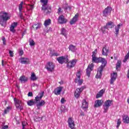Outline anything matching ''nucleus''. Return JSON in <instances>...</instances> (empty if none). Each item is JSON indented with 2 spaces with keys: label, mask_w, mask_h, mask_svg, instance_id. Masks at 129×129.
Instances as JSON below:
<instances>
[{
  "label": "nucleus",
  "mask_w": 129,
  "mask_h": 129,
  "mask_svg": "<svg viewBox=\"0 0 129 129\" xmlns=\"http://www.w3.org/2000/svg\"><path fill=\"white\" fill-rule=\"evenodd\" d=\"M40 2L43 4L42 6H47V4H48V0H40Z\"/></svg>",
  "instance_id": "43"
},
{
  "label": "nucleus",
  "mask_w": 129,
  "mask_h": 129,
  "mask_svg": "<svg viewBox=\"0 0 129 129\" xmlns=\"http://www.w3.org/2000/svg\"><path fill=\"white\" fill-rule=\"evenodd\" d=\"M33 28H34V29L35 30H37V29H39L40 25L39 24H34L33 26Z\"/></svg>",
  "instance_id": "45"
},
{
  "label": "nucleus",
  "mask_w": 129,
  "mask_h": 129,
  "mask_svg": "<svg viewBox=\"0 0 129 129\" xmlns=\"http://www.w3.org/2000/svg\"><path fill=\"white\" fill-rule=\"evenodd\" d=\"M121 123V121L120 120V119H118L117 122V127L118 128L120 124Z\"/></svg>",
  "instance_id": "47"
},
{
  "label": "nucleus",
  "mask_w": 129,
  "mask_h": 129,
  "mask_svg": "<svg viewBox=\"0 0 129 129\" xmlns=\"http://www.w3.org/2000/svg\"><path fill=\"white\" fill-rule=\"evenodd\" d=\"M31 80H32L33 81H36L37 79H38V78L36 76V75L34 73H31Z\"/></svg>",
  "instance_id": "35"
},
{
  "label": "nucleus",
  "mask_w": 129,
  "mask_h": 129,
  "mask_svg": "<svg viewBox=\"0 0 129 129\" xmlns=\"http://www.w3.org/2000/svg\"><path fill=\"white\" fill-rule=\"evenodd\" d=\"M24 35H25V33H23L22 34V36H24Z\"/></svg>",
  "instance_id": "63"
},
{
  "label": "nucleus",
  "mask_w": 129,
  "mask_h": 129,
  "mask_svg": "<svg viewBox=\"0 0 129 129\" xmlns=\"http://www.w3.org/2000/svg\"><path fill=\"white\" fill-rule=\"evenodd\" d=\"M61 35L64 36L66 38H67V31L65 28H62L61 29Z\"/></svg>",
  "instance_id": "30"
},
{
  "label": "nucleus",
  "mask_w": 129,
  "mask_h": 129,
  "mask_svg": "<svg viewBox=\"0 0 129 129\" xmlns=\"http://www.w3.org/2000/svg\"><path fill=\"white\" fill-rule=\"evenodd\" d=\"M41 10L42 11H43V14L44 15H50V14H51V12H52L51 7L48 6V5H42L41 7Z\"/></svg>",
  "instance_id": "3"
},
{
  "label": "nucleus",
  "mask_w": 129,
  "mask_h": 129,
  "mask_svg": "<svg viewBox=\"0 0 129 129\" xmlns=\"http://www.w3.org/2000/svg\"><path fill=\"white\" fill-rule=\"evenodd\" d=\"M28 123L26 121L22 122V129H27Z\"/></svg>",
  "instance_id": "39"
},
{
  "label": "nucleus",
  "mask_w": 129,
  "mask_h": 129,
  "mask_svg": "<svg viewBox=\"0 0 129 129\" xmlns=\"http://www.w3.org/2000/svg\"><path fill=\"white\" fill-rule=\"evenodd\" d=\"M24 5V2H22L19 5V15L21 19H23V14H22V10H23V6Z\"/></svg>",
  "instance_id": "20"
},
{
  "label": "nucleus",
  "mask_w": 129,
  "mask_h": 129,
  "mask_svg": "<svg viewBox=\"0 0 129 129\" xmlns=\"http://www.w3.org/2000/svg\"><path fill=\"white\" fill-rule=\"evenodd\" d=\"M19 80L22 83H25V82L28 81V78H26L24 76H22L20 77Z\"/></svg>",
  "instance_id": "26"
},
{
  "label": "nucleus",
  "mask_w": 129,
  "mask_h": 129,
  "mask_svg": "<svg viewBox=\"0 0 129 129\" xmlns=\"http://www.w3.org/2000/svg\"><path fill=\"white\" fill-rule=\"evenodd\" d=\"M84 89V87H82L81 88H77L75 92V96L77 98H78L80 96V94L81 93L82 90Z\"/></svg>",
  "instance_id": "14"
},
{
  "label": "nucleus",
  "mask_w": 129,
  "mask_h": 129,
  "mask_svg": "<svg viewBox=\"0 0 129 129\" xmlns=\"http://www.w3.org/2000/svg\"><path fill=\"white\" fill-rule=\"evenodd\" d=\"M9 54L10 55V57H14V52H13V51L10 50Z\"/></svg>",
  "instance_id": "48"
},
{
  "label": "nucleus",
  "mask_w": 129,
  "mask_h": 129,
  "mask_svg": "<svg viewBox=\"0 0 129 129\" xmlns=\"http://www.w3.org/2000/svg\"><path fill=\"white\" fill-rule=\"evenodd\" d=\"M28 96H33V93L29 92L28 94Z\"/></svg>",
  "instance_id": "56"
},
{
  "label": "nucleus",
  "mask_w": 129,
  "mask_h": 129,
  "mask_svg": "<svg viewBox=\"0 0 129 129\" xmlns=\"http://www.w3.org/2000/svg\"><path fill=\"white\" fill-rule=\"evenodd\" d=\"M82 108H83V109H85V110L86 108H88V103L86 102V100H83L82 101Z\"/></svg>",
  "instance_id": "23"
},
{
  "label": "nucleus",
  "mask_w": 129,
  "mask_h": 129,
  "mask_svg": "<svg viewBox=\"0 0 129 129\" xmlns=\"http://www.w3.org/2000/svg\"><path fill=\"white\" fill-rule=\"evenodd\" d=\"M111 11H112V9L110 7H107L103 11V17H107L108 15H110V13H111Z\"/></svg>",
  "instance_id": "9"
},
{
  "label": "nucleus",
  "mask_w": 129,
  "mask_h": 129,
  "mask_svg": "<svg viewBox=\"0 0 129 129\" xmlns=\"http://www.w3.org/2000/svg\"><path fill=\"white\" fill-rule=\"evenodd\" d=\"M2 66H5V64H7V62H5V61H4V60H2Z\"/></svg>",
  "instance_id": "54"
},
{
  "label": "nucleus",
  "mask_w": 129,
  "mask_h": 129,
  "mask_svg": "<svg viewBox=\"0 0 129 129\" xmlns=\"http://www.w3.org/2000/svg\"><path fill=\"white\" fill-rule=\"evenodd\" d=\"M92 58L96 57V54H97V49H95V50L92 52Z\"/></svg>",
  "instance_id": "42"
},
{
  "label": "nucleus",
  "mask_w": 129,
  "mask_h": 129,
  "mask_svg": "<svg viewBox=\"0 0 129 129\" xmlns=\"http://www.w3.org/2000/svg\"><path fill=\"white\" fill-rule=\"evenodd\" d=\"M111 79L110 80V84H113L115 80H116V78L117 77V73L113 72L112 74H111Z\"/></svg>",
  "instance_id": "11"
},
{
  "label": "nucleus",
  "mask_w": 129,
  "mask_h": 129,
  "mask_svg": "<svg viewBox=\"0 0 129 129\" xmlns=\"http://www.w3.org/2000/svg\"><path fill=\"white\" fill-rule=\"evenodd\" d=\"M93 63H92L91 64H89L88 66L87 69H86V73H87V76L88 77H90V74L91 73L92 70L93 69Z\"/></svg>",
  "instance_id": "13"
},
{
  "label": "nucleus",
  "mask_w": 129,
  "mask_h": 129,
  "mask_svg": "<svg viewBox=\"0 0 129 129\" xmlns=\"http://www.w3.org/2000/svg\"><path fill=\"white\" fill-rule=\"evenodd\" d=\"M61 13H62V9H61V8H59L58 9L57 13L58 14V15H60V14H61Z\"/></svg>",
  "instance_id": "49"
},
{
  "label": "nucleus",
  "mask_w": 129,
  "mask_h": 129,
  "mask_svg": "<svg viewBox=\"0 0 129 129\" xmlns=\"http://www.w3.org/2000/svg\"><path fill=\"white\" fill-rule=\"evenodd\" d=\"M81 76V71H79L77 73V78L76 79H80V77Z\"/></svg>",
  "instance_id": "41"
},
{
  "label": "nucleus",
  "mask_w": 129,
  "mask_h": 129,
  "mask_svg": "<svg viewBox=\"0 0 129 129\" xmlns=\"http://www.w3.org/2000/svg\"><path fill=\"white\" fill-rule=\"evenodd\" d=\"M80 115H82V116H84V115H85V114L84 113V112H81V113H80Z\"/></svg>",
  "instance_id": "59"
},
{
  "label": "nucleus",
  "mask_w": 129,
  "mask_h": 129,
  "mask_svg": "<svg viewBox=\"0 0 129 129\" xmlns=\"http://www.w3.org/2000/svg\"><path fill=\"white\" fill-rule=\"evenodd\" d=\"M15 106L17 109H20V110H22L23 109V106H22V101L20 100L19 99H17V98H14V99Z\"/></svg>",
  "instance_id": "4"
},
{
  "label": "nucleus",
  "mask_w": 129,
  "mask_h": 129,
  "mask_svg": "<svg viewBox=\"0 0 129 129\" xmlns=\"http://www.w3.org/2000/svg\"><path fill=\"white\" fill-rule=\"evenodd\" d=\"M110 103H111V101L108 100L106 101L103 105L104 106V112H106L108 110L109 107L110 106Z\"/></svg>",
  "instance_id": "12"
},
{
  "label": "nucleus",
  "mask_w": 129,
  "mask_h": 129,
  "mask_svg": "<svg viewBox=\"0 0 129 129\" xmlns=\"http://www.w3.org/2000/svg\"><path fill=\"white\" fill-rule=\"evenodd\" d=\"M30 10H34V5H29Z\"/></svg>",
  "instance_id": "57"
},
{
  "label": "nucleus",
  "mask_w": 129,
  "mask_h": 129,
  "mask_svg": "<svg viewBox=\"0 0 129 129\" xmlns=\"http://www.w3.org/2000/svg\"><path fill=\"white\" fill-rule=\"evenodd\" d=\"M20 61L22 64H29V62H30V59L28 58L21 57L20 58Z\"/></svg>",
  "instance_id": "22"
},
{
  "label": "nucleus",
  "mask_w": 129,
  "mask_h": 129,
  "mask_svg": "<svg viewBox=\"0 0 129 129\" xmlns=\"http://www.w3.org/2000/svg\"><path fill=\"white\" fill-rule=\"evenodd\" d=\"M114 27V24L112 22H109L107 23L106 25V28L108 30V29H111Z\"/></svg>",
  "instance_id": "24"
},
{
  "label": "nucleus",
  "mask_w": 129,
  "mask_h": 129,
  "mask_svg": "<svg viewBox=\"0 0 129 129\" xmlns=\"http://www.w3.org/2000/svg\"><path fill=\"white\" fill-rule=\"evenodd\" d=\"M2 41L3 42V44L6 45V38H5V37H2Z\"/></svg>",
  "instance_id": "50"
},
{
  "label": "nucleus",
  "mask_w": 129,
  "mask_h": 129,
  "mask_svg": "<svg viewBox=\"0 0 129 129\" xmlns=\"http://www.w3.org/2000/svg\"><path fill=\"white\" fill-rule=\"evenodd\" d=\"M68 122L69 124V127H70L71 129H75V123H74L73 118L70 117L68 120Z\"/></svg>",
  "instance_id": "7"
},
{
  "label": "nucleus",
  "mask_w": 129,
  "mask_h": 129,
  "mask_svg": "<svg viewBox=\"0 0 129 129\" xmlns=\"http://www.w3.org/2000/svg\"><path fill=\"white\" fill-rule=\"evenodd\" d=\"M128 58H129V50H128L127 53L125 55L124 58L123 60V62H126V61H127Z\"/></svg>",
  "instance_id": "40"
},
{
  "label": "nucleus",
  "mask_w": 129,
  "mask_h": 129,
  "mask_svg": "<svg viewBox=\"0 0 129 129\" xmlns=\"http://www.w3.org/2000/svg\"><path fill=\"white\" fill-rule=\"evenodd\" d=\"M24 54V51L23 50H19V55L20 56H22V55Z\"/></svg>",
  "instance_id": "51"
},
{
  "label": "nucleus",
  "mask_w": 129,
  "mask_h": 129,
  "mask_svg": "<svg viewBox=\"0 0 129 129\" xmlns=\"http://www.w3.org/2000/svg\"><path fill=\"white\" fill-rule=\"evenodd\" d=\"M63 108H63V107H60L61 111H62V112L64 111Z\"/></svg>",
  "instance_id": "60"
},
{
  "label": "nucleus",
  "mask_w": 129,
  "mask_h": 129,
  "mask_svg": "<svg viewBox=\"0 0 129 129\" xmlns=\"http://www.w3.org/2000/svg\"><path fill=\"white\" fill-rule=\"evenodd\" d=\"M104 67H105V66H101L98 69L97 73V75H96V78H101V76L102 75V73H101V72H102V71L103 70V68H104Z\"/></svg>",
  "instance_id": "10"
},
{
  "label": "nucleus",
  "mask_w": 129,
  "mask_h": 129,
  "mask_svg": "<svg viewBox=\"0 0 129 129\" xmlns=\"http://www.w3.org/2000/svg\"><path fill=\"white\" fill-rule=\"evenodd\" d=\"M27 104L29 106H32V105H34V104H36V102H35L34 100H30L27 101Z\"/></svg>",
  "instance_id": "36"
},
{
  "label": "nucleus",
  "mask_w": 129,
  "mask_h": 129,
  "mask_svg": "<svg viewBox=\"0 0 129 129\" xmlns=\"http://www.w3.org/2000/svg\"><path fill=\"white\" fill-rule=\"evenodd\" d=\"M103 93H104V90L102 89L100 91L98 94H97L96 98H99V97H101L103 95Z\"/></svg>",
  "instance_id": "33"
},
{
  "label": "nucleus",
  "mask_w": 129,
  "mask_h": 129,
  "mask_svg": "<svg viewBox=\"0 0 129 129\" xmlns=\"http://www.w3.org/2000/svg\"><path fill=\"white\" fill-rule=\"evenodd\" d=\"M76 83H78V85H81L83 83V80H80V79H76L75 80Z\"/></svg>",
  "instance_id": "37"
},
{
  "label": "nucleus",
  "mask_w": 129,
  "mask_h": 129,
  "mask_svg": "<svg viewBox=\"0 0 129 129\" xmlns=\"http://www.w3.org/2000/svg\"><path fill=\"white\" fill-rule=\"evenodd\" d=\"M45 103L46 102L44 100H42L39 103H37L36 105L37 106L38 109H40V106H43V105H45Z\"/></svg>",
  "instance_id": "29"
},
{
  "label": "nucleus",
  "mask_w": 129,
  "mask_h": 129,
  "mask_svg": "<svg viewBox=\"0 0 129 129\" xmlns=\"http://www.w3.org/2000/svg\"><path fill=\"white\" fill-rule=\"evenodd\" d=\"M79 17V14L77 13L75 15V16L72 18V19L70 21V25H74L76 22L78 20V17Z\"/></svg>",
  "instance_id": "16"
},
{
  "label": "nucleus",
  "mask_w": 129,
  "mask_h": 129,
  "mask_svg": "<svg viewBox=\"0 0 129 129\" xmlns=\"http://www.w3.org/2000/svg\"><path fill=\"white\" fill-rule=\"evenodd\" d=\"M109 50L106 48V47H104L102 49V55L104 56H107V54L108 53Z\"/></svg>",
  "instance_id": "27"
},
{
  "label": "nucleus",
  "mask_w": 129,
  "mask_h": 129,
  "mask_svg": "<svg viewBox=\"0 0 129 129\" xmlns=\"http://www.w3.org/2000/svg\"><path fill=\"white\" fill-rule=\"evenodd\" d=\"M17 26H18V23L14 22L12 23L10 28V31L12 33H15V32H16V29H15V28L17 27Z\"/></svg>",
  "instance_id": "18"
},
{
  "label": "nucleus",
  "mask_w": 129,
  "mask_h": 129,
  "mask_svg": "<svg viewBox=\"0 0 129 129\" xmlns=\"http://www.w3.org/2000/svg\"><path fill=\"white\" fill-rule=\"evenodd\" d=\"M60 102L61 103H64L65 102V99L64 98H61Z\"/></svg>",
  "instance_id": "55"
},
{
  "label": "nucleus",
  "mask_w": 129,
  "mask_h": 129,
  "mask_svg": "<svg viewBox=\"0 0 129 129\" xmlns=\"http://www.w3.org/2000/svg\"><path fill=\"white\" fill-rule=\"evenodd\" d=\"M8 20H10V17L8 16V13L2 12L0 13V24L3 26L4 23H6Z\"/></svg>",
  "instance_id": "2"
},
{
  "label": "nucleus",
  "mask_w": 129,
  "mask_h": 129,
  "mask_svg": "<svg viewBox=\"0 0 129 129\" xmlns=\"http://www.w3.org/2000/svg\"><path fill=\"white\" fill-rule=\"evenodd\" d=\"M51 24V19H48L44 21V25L45 27H48L49 25H50Z\"/></svg>",
  "instance_id": "38"
},
{
  "label": "nucleus",
  "mask_w": 129,
  "mask_h": 129,
  "mask_svg": "<svg viewBox=\"0 0 129 129\" xmlns=\"http://www.w3.org/2000/svg\"><path fill=\"white\" fill-rule=\"evenodd\" d=\"M16 87H17V88H20V87H19V86H18V85H16Z\"/></svg>",
  "instance_id": "62"
},
{
  "label": "nucleus",
  "mask_w": 129,
  "mask_h": 129,
  "mask_svg": "<svg viewBox=\"0 0 129 129\" xmlns=\"http://www.w3.org/2000/svg\"><path fill=\"white\" fill-rule=\"evenodd\" d=\"M63 89V87H58L55 88L53 91V93L55 94V95H60L61 94V91Z\"/></svg>",
  "instance_id": "17"
},
{
  "label": "nucleus",
  "mask_w": 129,
  "mask_h": 129,
  "mask_svg": "<svg viewBox=\"0 0 129 129\" xmlns=\"http://www.w3.org/2000/svg\"><path fill=\"white\" fill-rule=\"evenodd\" d=\"M122 26L121 24H118L115 27V31L116 35H117L119 32V29H120V26Z\"/></svg>",
  "instance_id": "31"
},
{
  "label": "nucleus",
  "mask_w": 129,
  "mask_h": 129,
  "mask_svg": "<svg viewBox=\"0 0 129 129\" xmlns=\"http://www.w3.org/2000/svg\"><path fill=\"white\" fill-rule=\"evenodd\" d=\"M8 128H9V126L8 125H6L2 126L1 129H8Z\"/></svg>",
  "instance_id": "53"
},
{
  "label": "nucleus",
  "mask_w": 129,
  "mask_h": 129,
  "mask_svg": "<svg viewBox=\"0 0 129 129\" xmlns=\"http://www.w3.org/2000/svg\"><path fill=\"white\" fill-rule=\"evenodd\" d=\"M45 68H46L47 71L52 72V71H53L55 68V64H54L53 62H48L47 63Z\"/></svg>",
  "instance_id": "6"
},
{
  "label": "nucleus",
  "mask_w": 129,
  "mask_h": 129,
  "mask_svg": "<svg viewBox=\"0 0 129 129\" xmlns=\"http://www.w3.org/2000/svg\"><path fill=\"white\" fill-rule=\"evenodd\" d=\"M69 49L71 52H76V50H77L76 46L72 44L70 45Z\"/></svg>",
  "instance_id": "25"
},
{
  "label": "nucleus",
  "mask_w": 129,
  "mask_h": 129,
  "mask_svg": "<svg viewBox=\"0 0 129 129\" xmlns=\"http://www.w3.org/2000/svg\"><path fill=\"white\" fill-rule=\"evenodd\" d=\"M68 9H69V10H70V11H71V9H72V8H71V7H70V6L68 7Z\"/></svg>",
  "instance_id": "61"
},
{
  "label": "nucleus",
  "mask_w": 129,
  "mask_h": 129,
  "mask_svg": "<svg viewBox=\"0 0 129 129\" xmlns=\"http://www.w3.org/2000/svg\"><path fill=\"white\" fill-rule=\"evenodd\" d=\"M50 56L51 57H53V56H59V53L57 51H56L55 50L50 51V53L49 54Z\"/></svg>",
  "instance_id": "28"
},
{
  "label": "nucleus",
  "mask_w": 129,
  "mask_h": 129,
  "mask_svg": "<svg viewBox=\"0 0 129 129\" xmlns=\"http://www.w3.org/2000/svg\"><path fill=\"white\" fill-rule=\"evenodd\" d=\"M103 104L102 100H97L95 102L94 107H99Z\"/></svg>",
  "instance_id": "21"
},
{
  "label": "nucleus",
  "mask_w": 129,
  "mask_h": 129,
  "mask_svg": "<svg viewBox=\"0 0 129 129\" xmlns=\"http://www.w3.org/2000/svg\"><path fill=\"white\" fill-rule=\"evenodd\" d=\"M123 121L124 123H129V117L127 115H125L122 116Z\"/></svg>",
  "instance_id": "32"
},
{
  "label": "nucleus",
  "mask_w": 129,
  "mask_h": 129,
  "mask_svg": "<svg viewBox=\"0 0 129 129\" xmlns=\"http://www.w3.org/2000/svg\"><path fill=\"white\" fill-rule=\"evenodd\" d=\"M120 66H121V61L118 60L117 63L116 64V70L117 71L120 69Z\"/></svg>",
  "instance_id": "34"
},
{
  "label": "nucleus",
  "mask_w": 129,
  "mask_h": 129,
  "mask_svg": "<svg viewBox=\"0 0 129 129\" xmlns=\"http://www.w3.org/2000/svg\"><path fill=\"white\" fill-rule=\"evenodd\" d=\"M29 45L30 46H34L35 42L34 41V40H33V39H30L29 40Z\"/></svg>",
  "instance_id": "44"
},
{
  "label": "nucleus",
  "mask_w": 129,
  "mask_h": 129,
  "mask_svg": "<svg viewBox=\"0 0 129 129\" xmlns=\"http://www.w3.org/2000/svg\"><path fill=\"white\" fill-rule=\"evenodd\" d=\"M77 62V59H73L70 61H68L67 62V67L69 69H71V68H73L76 64Z\"/></svg>",
  "instance_id": "5"
},
{
  "label": "nucleus",
  "mask_w": 129,
  "mask_h": 129,
  "mask_svg": "<svg viewBox=\"0 0 129 129\" xmlns=\"http://www.w3.org/2000/svg\"><path fill=\"white\" fill-rule=\"evenodd\" d=\"M58 22L59 24H66L67 19H65V17L63 15H60L58 17Z\"/></svg>",
  "instance_id": "15"
},
{
  "label": "nucleus",
  "mask_w": 129,
  "mask_h": 129,
  "mask_svg": "<svg viewBox=\"0 0 129 129\" xmlns=\"http://www.w3.org/2000/svg\"><path fill=\"white\" fill-rule=\"evenodd\" d=\"M10 109H11V107H7V108L4 111L5 114L8 113V112H9Z\"/></svg>",
  "instance_id": "46"
},
{
  "label": "nucleus",
  "mask_w": 129,
  "mask_h": 129,
  "mask_svg": "<svg viewBox=\"0 0 129 129\" xmlns=\"http://www.w3.org/2000/svg\"><path fill=\"white\" fill-rule=\"evenodd\" d=\"M57 60L58 61L59 64H63V63H67L69 59L67 57H65L64 56H60L57 58Z\"/></svg>",
  "instance_id": "8"
},
{
  "label": "nucleus",
  "mask_w": 129,
  "mask_h": 129,
  "mask_svg": "<svg viewBox=\"0 0 129 129\" xmlns=\"http://www.w3.org/2000/svg\"><path fill=\"white\" fill-rule=\"evenodd\" d=\"M44 96V92H41L38 95L35 97V100L36 102L40 101L42 99V97Z\"/></svg>",
  "instance_id": "19"
},
{
  "label": "nucleus",
  "mask_w": 129,
  "mask_h": 129,
  "mask_svg": "<svg viewBox=\"0 0 129 129\" xmlns=\"http://www.w3.org/2000/svg\"><path fill=\"white\" fill-rule=\"evenodd\" d=\"M105 29H106V26H105L101 28V30H102V31L103 32V33H105Z\"/></svg>",
  "instance_id": "52"
},
{
  "label": "nucleus",
  "mask_w": 129,
  "mask_h": 129,
  "mask_svg": "<svg viewBox=\"0 0 129 129\" xmlns=\"http://www.w3.org/2000/svg\"><path fill=\"white\" fill-rule=\"evenodd\" d=\"M92 62H93V63H102L101 66L104 67L106 66L107 63V61H106L105 58L100 57H97L96 56L92 57Z\"/></svg>",
  "instance_id": "1"
},
{
  "label": "nucleus",
  "mask_w": 129,
  "mask_h": 129,
  "mask_svg": "<svg viewBox=\"0 0 129 129\" xmlns=\"http://www.w3.org/2000/svg\"><path fill=\"white\" fill-rule=\"evenodd\" d=\"M52 29L51 28H49V29L47 30V33H49V32H52Z\"/></svg>",
  "instance_id": "58"
}]
</instances>
